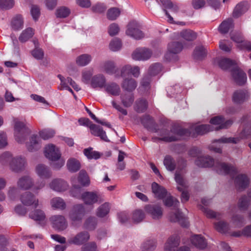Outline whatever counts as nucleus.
Listing matches in <instances>:
<instances>
[{
  "instance_id": "338daca9",
  "label": "nucleus",
  "mask_w": 251,
  "mask_h": 251,
  "mask_svg": "<svg viewBox=\"0 0 251 251\" xmlns=\"http://www.w3.org/2000/svg\"><path fill=\"white\" fill-rule=\"evenodd\" d=\"M122 48V42L120 39L115 38L109 44V48L113 51L119 50Z\"/></svg>"
},
{
  "instance_id": "f3484780",
  "label": "nucleus",
  "mask_w": 251,
  "mask_h": 251,
  "mask_svg": "<svg viewBox=\"0 0 251 251\" xmlns=\"http://www.w3.org/2000/svg\"><path fill=\"white\" fill-rule=\"evenodd\" d=\"M33 179L28 175L20 177L17 183V187L22 190H26L30 189L33 186Z\"/></svg>"
},
{
  "instance_id": "bb28decb",
  "label": "nucleus",
  "mask_w": 251,
  "mask_h": 251,
  "mask_svg": "<svg viewBox=\"0 0 251 251\" xmlns=\"http://www.w3.org/2000/svg\"><path fill=\"white\" fill-rule=\"evenodd\" d=\"M106 79L103 75L99 74L94 75L91 80V85L93 88L105 87Z\"/></svg>"
},
{
  "instance_id": "f8f14e48",
  "label": "nucleus",
  "mask_w": 251,
  "mask_h": 251,
  "mask_svg": "<svg viewBox=\"0 0 251 251\" xmlns=\"http://www.w3.org/2000/svg\"><path fill=\"white\" fill-rule=\"evenodd\" d=\"M25 160L21 157H14L9 163V168L15 173H20L25 169Z\"/></svg>"
},
{
  "instance_id": "052dcab7",
  "label": "nucleus",
  "mask_w": 251,
  "mask_h": 251,
  "mask_svg": "<svg viewBox=\"0 0 251 251\" xmlns=\"http://www.w3.org/2000/svg\"><path fill=\"white\" fill-rule=\"evenodd\" d=\"M164 205L167 207L173 206L175 208L178 207L179 201L176 198L169 196L163 200Z\"/></svg>"
},
{
  "instance_id": "e433bc0d",
  "label": "nucleus",
  "mask_w": 251,
  "mask_h": 251,
  "mask_svg": "<svg viewBox=\"0 0 251 251\" xmlns=\"http://www.w3.org/2000/svg\"><path fill=\"white\" fill-rule=\"evenodd\" d=\"M105 91L113 96H118L120 93L119 86L114 82L109 83L105 86Z\"/></svg>"
},
{
  "instance_id": "79ce46f5",
  "label": "nucleus",
  "mask_w": 251,
  "mask_h": 251,
  "mask_svg": "<svg viewBox=\"0 0 251 251\" xmlns=\"http://www.w3.org/2000/svg\"><path fill=\"white\" fill-rule=\"evenodd\" d=\"M183 49L182 43L179 42H172L168 45V50L174 54H177L181 52Z\"/></svg>"
},
{
  "instance_id": "a19ab883",
  "label": "nucleus",
  "mask_w": 251,
  "mask_h": 251,
  "mask_svg": "<svg viewBox=\"0 0 251 251\" xmlns=\"http://www.w3.org/2000/svg\"><path fill=\"white\" fill-rule=\"evenodd\" d=\"M34 34L33 29L31 27L26 28L23 30L19 37V41L24 43L31 38Z\"/></svg>"
},
{
  "instance_id": "603ef678",
  "label": "nucleus",
  "mask_w": 251,
  "mask_h": 251,
  "mask_svg": "<svg viewBox=\"0 0 251 251\" xmlns=\"http://www.w3.org/2000/svg\"><path fill=\"white\" fill-rule=\"evenodd\" d=\"M166 169L170 171H174L176 168V163L174 159L170 155H166L163 161Z\"/></svg>"
},
{
  "instance_id": "dca6fc26",
  "label": "nucleus",
  "mask_w": 251,
  "mask_h": 251,
  "mask_svg": "<svg viewBox=\"0 0 251 251\" xmlns=\"http://www.w3.org/2000/svg\"><path fill=\"white\" fill-rule=\"evenodd\" d=\"M179 238L174 234L168 238L164 245L165 251H175L179 245Z\"/></svg>"
},
{
  "instance_id": "5701e85b",
  "label": "nucleus",
  "mask_w": 251,
  "mask_h": 251,
  "mask_svg": "<svg viewBox=\"0 0 251 251\" xmlns=\"http://www.w3.org/2000/svg\"><path fill=\"white\" fill-rule=\"evenodd\" d=\"M234 182L237 188L239 190H242L248 186L249 179L246 175L240 174L235 177Z\"/></svg>"
},
{
  "instance_id": "5fc2aeb1",
  "label": "nucleus",
  "mask_w": 251,
  "mask_h": 251,
  "mask_svg": "<svg viewBox=\"0 0 251 251\" xmlns=\"http://www.w3.org/2000/svg\"><path fill=\"white\" fill-rule=\"evenodd\" d=\"M213 130V127L210 125H201L195 127V131L199 135H203Z\"/></svg>"
},
{
  "instance_id": "7ed1b4c3",
  "label": "nucleus",
  "mask_w": 251,
  "mask_h": 251,
  "mask_svg": "<svg viewBox=\"0 0 251 251\" xmlns=\"http://www.w3.org/2000/svg\"><path fill=\"white\" fill-rule=\"evenodd\" d=\"M45 155L49 160L54 161L51 166L55 169H60L65 163V161L61 159V153L55 145L50 144L45 148Z\"/></svg>"
},
{
  "instance_id": "c85d7f7f",
  "label": "nucleus",
  "mask_w": 251,
  "mask_h": 251,
  "mask_svg": "<svg viewBox=\"0 0 251 251\" xmlns=\"http://www.w3.org/2000/svg\"><path fill=\"white\" fill-rule=\"evenodd\" d=\"M66 166L69 171L71 173L76 172L81 168L80 162L75 158H71L68 159Z\"/></svg>"
},
{
  "instance_id": "39448f33",
  "label": "nucleus",
  "mask_w": 251,
  "mask_h": 251,
  "mask_svg": "<svg viewBox=\"0 0 251 251\" xmlns=\"http://www.w3.org/2000/svg\"><path fill=\"white\" fill-rule=\"evenodd\" d=\"M15 140L19 143H23L26 136L30 133V129L22 122L16 121L14 125Z\"/></svg>"
},
{
  "instance_id": "2f4dec72",
  "label": "nucleus",
  "mask_w": 251,
  "mask_h": 251,
  "mask_svg": "<svg viewBox=\"0 0 251 251\" xmlns=\"http://www.w3.org/2000/svg\"><path fill=\"white\" fill-rule=\"evenodd\" d=\"M137 84L135 79L133 78H126L125 79L122 84V88L127 91L131 92L133 91L137 87Z\"/></svg>"
},
{
  "instance_id": "1a4fd4ad",
  "label": "nucleus",
  "mask_w": 251,
  "mask_h": 251,
  "mask_svg": "<svg viewBox=\"0 0 251 251\" xmlns=\"http://www.w3.org/2000/svg\"><path fill=\"white\" fill-rule=\"evenodd\" d=\"M151 50L146 48H137L132 53V58L135 60H148L152 55Z\"/></svg>"
},
{
  "instance_id": "a878e982",
  "label": "nucleus",
  "mask_w": 251,
  "mask_h": 251,
  "mask_svg": "<svg viewBox=\"0 0 251 251\" xmlns=\"http://www.w3.org/2000/svg\"><path fill=\"white\" fill-rule=\"evenodd\" d=\"M152 191L155 197L159 199H164L167 195L166 189L156 182H153L151 185Z\"/></svg>"
},
{
  "instance_id": "58836bf2",
  "label": "nucleus",
  "mask_w": 251,
  "mask_h": 251,
  "mask_svg": "<svg viewBox=\"0 0 251 251\" xmlns=\"http://www.w3.org/2000/svg\"><path fill=\"white\" fill-rule=\"evenodd\" d=\"M219 67L224 70H227L235 65V62L229 58H222L218 60Z\"/></svg>"
},
{
  "instance_id": "2eb2a0df",
  "label": "nucleus",
  "mask_w": 251,
  "mask_h": 251,
  "mask_svg": "<svg viewBox=\"0 0 251 251\" xmlns=\"http://www.w3.org/2000/svg\"><path fill=\"white\" fill-rule=\"evenodd\" d=\"M225 119L222 116H215L211 119L210 123L214 125H219V126L216 128V130L220 129L227 128L230 126L233 123L232 121L229 120L224 122Z\"/></svg>"
},
{
  "instance_id": "c756f323",
  "label": "nucleus",
  "mask_w": 251,
  "mask_h": 251,
  "mask_svg": "<svg viewBox=\"0 0 251 251\" xmlns=\"http://www.w3.org/2000/svg\"><path fill=\"white\" fill-rule=\"evenodd\" d=\"M234 27L233 21L231 18H228L224 21L219 25L218 30L222 34L227 33L230 28Z\"/></svg>"
},
{
  "instance_id": "864d4df0",
  "label": "nucleus",
  "mask_w": 251,
  "mask_h": 251,
  "mask_svg": "<svg viewBox=\"0 0 251 251\" xmlns=\"http://www.w3.org/2000/svg\"><path fill=\"white\" fill-rule=\"evenodd\" d=\"M121 98L123 104L126 107L131 106L134 100V96L132 94L123 95Z\"/></svg>"
},
{
  "instance_id": "72a5a7b5",
  "label": "nucleus",
  "mask_w": 251,
  "mask_h": 251,
  "mask_svg": "<svg viewBox=\"0 0 251 251\" xmlns=\"http://www.w3.org/2000/svg\"><path fill=\"white\" fill-rule=\"evenodd\" d=\"M92 59V57L89 54H83L76 58V63L79 66H85L89 64Z\"/></svg>"
},
{
  "instance_id": "4468645a",
  "label": "nucleus",
  "mask_w": 251,
  "mask_h": 251,
  "mask_svg": "<svg viewBox=\"0 0 251 251\" xmlns=\"http://www.w3.org/2000/svg\"><path fill=\"white\" fill-rule=\"evenodd\" d=\"M134 120H137L138 123L140 122L143 126L149 130L153 132H157V129L154 127V122L153 120L150 115H145L139 119L134 118Z\"/></svg>"
},
{
  "instance_id": "8fccbe9b",
  "label": "nucleus",
  "mask_w": 251,
  "mask_h": 251,
  "mask_svg": "<svg viewBox=\"0 0 251 251\" xmlns=\"http://www.w3.org/2000/svg\"><path fill=\"white\" fill-rule=\"evenodd\" d=\"M78 181L82 186H87L89 185L90 180L85 171L82 170L79 172Z\"/></svg>"
},
{
  "instance_id": "774afa93",
  "label": "nucleus",
  "mask_w": 251,
  "mask_h": 251,
  "mask_svg": "<svg viewBox=\"0 0 251 251\" xmlns=\"http://www.w3.org/2000/svg\"><path fill=\"white\" fill-rule=\"evenodd\" d=\"M13 158L10 152H5L0 155V163L3 165H9L10 162Z\"/></svg>"
},
{
  "instance_id": "0eeeda50",
  "label": "nucleus",
  "mask_w": 251,
  "mask_h": 251,
  "mask_svg": "<svg viewBox=\"0 0 251 251\" xmlns=\"http://www.w3.org/2000/svg\"><path fill=\"white\" fill-rule=\"evenodd\" d=\"M20 200L25 206H33L34 208H36L39 204L38 199L30 192L27 191L23 193L20 196Z\"/></svg>"
},
{
  "instance_id": "4c0bfd02",
  "label": "nucleus",
  "mask_w": 251,
  "mask_h": 251,
  "mask_svg": "<svg viewBox=\"0 0 251 251\" xmlns=\"http://www.w3.org/2000/svg\"><path fill=\"white\" fill-rule=\"evenodd\" d=\"M34 49L31 51L32 55L37 60H42L44 56L43 50L39 47L38 41H34Z\"/></svg>"
},
{
  "instance_id": "ddd939ff",
  "label": "nucleus",
  "mask_w": 251,
  "mask_h": 251,
  "mask_svg": "<svg viewBox=\"0 0 251 251\" xmlns=\"http://www.w3.org/2000/svg\"><path fill=\"white\" fill-rule=\"evenodd\" d=\"M238 138H235L232 137H223L218 140H215L213 141L212 144L209 146V149L210 151H213L217 153H221L222 149L220 147H216L214 143H234L236 144L239 141Z\"/></svg>"
},
{
  "instance_id": "20e7f679",
  "label": "nucleus",
  "mask_w": 251,
  "mask_h": 251,
  "mask_svg": "<svg viewBox=\"0 0 251 251\" xmlns=\"http://www.w3.org/2000/svg\"><path fill=\"white\" fill-rule=\"evenodd\" d=\"M86 214V210L82 204L73 206L69 213V218L73 225L81 223Z\"/></svg>"
},
{
  "instance_id": "412c9836",
  "label": "nucleus",
  "mask_w": 251,
  "mask_h": 251,
  "mask_svg": "<svg viewBox=\"0 0 251 251\" xmlns=\"http://www.w3.org/2000/svg\"><path fill=\"white\" fill-rule=\"evenodd\" d=\"M249 97L248 92L246 90H238L234 92L232 96L234 102L241 104L246 101Z\"/></svg>"
},
{
  "instance_id": "bf43d9fd",
  "label": "nucleus",
  "mask_w": 251,
  "mask_h": 251,
  "mask_svg": "<svg viewBox=\"0 0 251 251\" xmlns=\"http://www.w3.org/2000/svg\"><path fill=\"white\" fill-rule=\"evenodd\" d=\"M145 215L143 210L137 209L135 210L132 214V220L135 223H139L145 218Z\"/></svg>"
},
{
  "instance_id": "9d476101",
  "label": "nucleus",
  "mask_w": 251,
  "mask_h": 251,
  "mask_svg": "<svg viewBox=\"0 0 251 251\" xmlns=\"http://www.w3.org/2000/svg\"><path fill=\"white\" fill-rule=\"evenodd\" d=\"M52 227L58 231H63L68 226V223L65 217L62 215H54L50 217Z\"/></svg>"
},
{
  "instance_id": "473e14b6",
  "label": "nucleus",
  "mask_w": 251,
  "mask_h": 251,
  "mask_svg": "<svg viewBox=\"0 0 251 251\" xmlns=\"http://www.w3.org/2000/svg\"><path fill=\"white\" fill-rule=\"evenodd\" d=\"M207 50L203 46L196 47L193 52L194 58L198 60H201L207 55Z\"/></svg>"
},
{
  "instance_id": "a18cd8bd",
  "label": "nucleus",
  "mask_w": 251,
  "mask_h": 251,
  "mask_svg": "<svg viewBox=\"0 0 251 251\" xmlns=\"http://www.w3.org/2000/svg\"><path fill=\"white\" fill-rule=\"evenodd\" d=\"M156 246V243L153 240H149L143 242L141 246L142 251H153Z\"/></svg>"
},
{
  "instance_id": "49530a36",
  "label": "nucleus",
  "mask_w": 251,
  "mask_h": 251,
  "mask_svg": "<svg viewBox=\"0 0 251 251\" xmlns=\"http://www.w3.org/2000/svg\"><path fill=\"white\" fill-rule=\"evenodd\" d=\"M97 226V219L95 217L88 218L83 224V228L88 230H94Z\"/></svg>"
},
{
  "instance_id": "13d9d810",
  "label": "nucleus",
  "mask_w": 251,
  "mask_h": 251,
  "mask_svg": "<svg viewBox=\"0 0 251 251\" xmlns=\"http://www.w3.org/2000/svg\"><path fill=\"white\" fill-rule=\"evenodd\" d=\"M250 204V200L244 195L241 197L239 200L238 206L241 210H246Z\"/></svg>"
},
{
  "instance_id": "f03ea898",
  "label": "nucleus",
  "mask_w": 251,
  "mask_h": 251,
  "mask_svg": "<svg viewBox=\"0 0 251 251\" xmlns=\"http://www.w3.org/2000/svg\"><path fill=\"white\" fill-rule=\"evenodd\" d=\"M158 135L161 137H152L153 141L158 140L166 142H172L178 141L183 136H189V130L186 128H183L179 126H173L170 130L166 128L157 129Z\"/></svg>"
},
{
  "instance_id": "6ab92c4d",
  "label": "nucleus",
  "mask_w": 251,
  "mask_h": 251,
  "mask_svg": "<svg viewBox=\"0 0 251 251\" xmlns=\"http://www.w3.org/2000/svg\"><path fill=\"white\" fill-rule=\"evenodd\" d=\"M90 238L89 233L87 231H81L69 240V243L76 245H81L86 243Z\"/></svg>"
},
{
  "instance_id": "6e6d98bb",
  "label": "nucleus",
  "mask_w": 251,
  "mask_h": 251,
  "mask_svg": "<svg viewBox=\"0 0 251 251\" xmlns=\"http://www.w3.org/2000/svg\"><path fill=\"white\" fill-rule=\"evenodd\" d=\"M180 35L181 37L187 41H193L197 38V34L191 30H182Z\"/></svg>"
},
{
  "instance_id": "0e129e2a",
  "label": "nucleus",
  "mask_w": 251,
  "mask_h": 251,
  "mask_svg": "<svg viewBox=\"0 0 251 251\" xmlns=\"http://www.w3.org/2000/svg\"><path fill=\"white\" fill-rule=\"evenodd\" d=\"M232 221L234 226L237 227H241L243 226L245 220L242 215H234L232 217Z\"/></svg>"
},
{
  "instance_id": "a211bd4d",
  "label": "nucleus",
  "mask_w": 251,
  "mask_h": 251,
  "mask_svg": "<svg viewBox=\"0 0 251 251\" xmlns=\"http://www.w3.org/2000/svg\"><path fill=\"white\" fill-rule=\"evenodd\" d=\"M249 8V4L247 1H242L238 3L234 7L232 12V16L238 18L245 13Z\"/></svg>"
},
{
  "instance_id": "b1692460",
  "label": "nucleus",
  "mask_w": 251,
  "mask_h": 251,
  "mask_svg": "<svg viewBox=\"0 0 251 251\" xmlns=\"http://www.w3.org/2000/svg\"><path fill=\"white\" fill-rule=\"evenodd\" d=\"M81 199L87 205H93L98 201V196L94 192H85L81 195Z\"/></svg>"
},
{
  "instance_id": "69168bd1",
  "label": "nucleus",
  "mask_w": 251,
  "mask_h": 251,
  "mask_svg": "<svg viewBox=\"0 0 251 251\" xmlns=\"http://www.w3.org/2000/svg\"><path fill=\"white\" fill-rule=\"evenodd\" d=\"M162 68V65L160 63H154L150 67L149 74L150 75H155L161 71Z\"/></svg>"
},
{
  "instance_id": "c03bdc74",
  "label": "nucleus",
  "mask_w": 251,
  "mask_h": 251,
  "mask_svg": "<svg viewBox=\"0 0 251 251\" xmlns=\"http://www.w3.org/2000/svg\"><path fill=\"white\" fill-rule=\"evenodd\" d=\"M50 204L54 208L63 210L66 208L65 202L62 199L59 197H56L51 199Z\"/></svg>"
},
{
  "instance_id": "4be33fe9",
  "label": "nucleus",
  "mask_w": 251,
  "mask_h": 251,
  "mask_svg": "<svg viewBox=\"0 0 251 251\" xmlns=\"http://www.w3.org/2000/svg\"><path fill=\"white\" fill-rule=\"evenodd\" d=\"M50 186L52 190L57 192H62L67 189L68 185L67 183L63 179L56 178L51 181Z\"/></svg>"
},
{
  "instance_id": "7c9ffc66",
  "label": "nucleus",
  "mask_w": 251,
  "mask_h": 251,
  "mask_svg": "<svg viewBox=\"0 0 251 251\" xmlns=\"http://www.w3.org/2000/svg\"><path fill=\"white\" fill-rule=\"evenodd\" d=\"M101 69L107 74H113L117 72V68L113 61H107L100 65Z\"/></svg>"
},
{
  "instance_id": "cd10ccee",
  "label": "nucleus",
  "mask_w": 251,
  "mask_h": 251,
  "mask_svg": "<svg viewBox=\"0 0 251 251\" xmlns=\"http://www.w3.org/2000/svg\"><path fill=\"white\" fill-rule=\"evenodd\" d=\"M36 172L38 176L43 178H49L51 176L49 168L43 164H39L36 166Z\"/></svg>"
},
{
  "instance_id": "c9c22d12",
  "label": "nucleus",
  "mask_w": 251,
  "mask_h": 251,
  "mask_svg": "<svg viewBox=\"0 0 251 251\" xmlns=\"http://www.w3.org/2000/svg\"><path fill=\"white\" fill-rule=\"evenodd\" d=\"M24 26V20L20 15L15 16L11 21V27L14 30H18L22 29Z\"/></svg>"
},
{
  "instance_id": "aec40b11",
  "label": "nucleus",
  "mask_w": 251,
  "mask_h": 251,
  "mask_svg": "<svg viewBox=\"0 0 251 251\" xmlns=\"http://www.w3.org/2000/svg\"><path fill=\"white\" fill-rule=\"evenodd\" d=\"M28 151L33 152L40 149L41 147V140L37 135H32L29 141L26 144Z\"/></svg>"
},
{
  "instance_id": "f704fd0d",
  "label": "nucleus",
  "mask_w": 251,
  "mask_h": 251,
  "mask_svg": "<svg viewBox=\"0 0 251 251\" xmlns=\"http://www.w3.org/2000/svg\"><path fill=\"white\" fill-rule=\"evenodd\" d=\"M175 218L170 217L171 221L176 222H178L183 227H187L189 226V222L187 220L185 219L182 214V213L179 211H177L174 214Z\"/></svg>"
},
{
  "instance_id": "4d7b16f0",
  "label": "nucleus",
  "mask_w": 251,
  "mask_h": 251,
  "mask_svg": "<svg viewBox=\"0 0 251 251\" xmlns=\"http://www.w3.org/2000/svg\"><path fill=\"white\" fill-rule=\"evenodd\" d=\"M121 11L117 7H112L108 9L107 12V17L111 21L116 20L120 15Z\"/></svg>"
},
{
  "instance_id": "6e6552de",
  "label": "nucleus",
  "mask_w": 251,
  "mask_h": 251,
  "mask_svg": "<svg viewBox=\"0 0 251 251\" xmlns=\"http://www.w3.org/2000/svg\"><path fill=\"white\" fill-rule=\"evenodd\" d=\"M126 34L136 40H140L144 37V33L140 29L136 22H130L127 25Z\"/></svg>"
},
{
  "instance_id": "680f3d73",
  "label": "nucleus",
  "mask_w": 251,
  "mask_h": 251,
  "mask_svg": "<svg viewBox=\"0 0 251 251\" xmlns=\"http://www.w3.org/2000/svg\"><path fill=\"white\" fill-rule=\"evenodd\" d=\"M83 151L85 155L89 159H97L100 157V153L96 151H93L92 148L85 149Z\"/></svg>"
},
{
  "instance_id": "423d86ee",
  "label": "nucleus",
  "mask_w": 251,
  "mask_h": 251,
  "mask_svg": "<svg viewBox=\"0 0 251 251\" xmlns=\"http://www.w3.org/2000/svg\"><path fill=\"white\" fill-rule=\"evenodd\" d=\"M144 210L154 220H159L162 217L163 208L159 204H147L144 207Z\"/></svg>"
},
{
  "instance_id": "f257e3e1",
  "label": "nucleus",
  "mask_w": 251,
  "mask_h": 251,
  "mask_svg": "<svg viewBox=\"0 0 251 251\" xmlns=\"http://www.w3.org/2000/svg\"><path fill=\"white\" fill-rule=\"evenodd\" d=\"M195 164L200 167H210L214 165L215 169L219 174H229L231 176L236 175L238 171L234 166L225 163L214 162V159L209 156H201L195 160Z\"/></svg>"
},
{
  "instance_id": "393cba45",
  "label": "nucleus",
  "mask_w": 251,
  "mask_h": 251,
  "mask_svg": "<svg viewBox=\"0 0 251 251\" xmlns=\"http://www.w3.org/2000/svg\"><path fill=\"white\" fill-rule=\"evenodd\" d=\"M191 243L197 248L203 250L207 245L205 239L201 235H194L191 238Z\"/></svg>"
},
{
  "instance_id": "9b49d317",
  "label": "nucleus",
  "mask_w": 251,
  "mask_h": 251,
  "mask_svg": "<svg viewBox=\"0 0 251 251\" xmlns=\"http://www.w3.org/2000/svg\"><path fill=\"white\" fill-rule=\"evenodd\" d=\"M231 75L234 82L238 85L242 86L246 82V74L238 67H233L231 70Z\"/></svg>"
},
{
  "instance_id": "37998d69",
  "label": "nucleus",
  "mask_w": 251,
  "mask_h": 251,
  "mask_svg": "<svg viewBox=\"0 0 251 251\" xmlns=\"http://www.w3.org/2000/svg\"><path fill=\"white\" fill-rule=\"evenodd\" d=\"M29 216L31 219L34 221L39 222H43L46 218L44 212L40 209H36L31 212L29 214Z\"/></svg>"
},
{
  "instance_id": "09e8293b",
  "label": "nucleus",
  "mask_w": 251,
  "mask_h": 251,
  "mask_svg": "<svg viewBox=\"0 0 251 251\" xmlns=\"http://www.w3.org/2000/svg\"><path fill=\"white\" fill-rule=\"evenodd\" d=\"M215 228L219 232L225 233L229 230V224L224 221H219L214 224Z\"/></svg>"
},
{
  "instance_id": "3c124183",
  "label": "nucleus",
  "mask_w": 251,
  "mask_h": 251,
  "mask_svg": "<svg viewBox=\"0 0 251 251\" xmlns=\"http://www.w3.org/2000/svg\"><path fill=\"white\" fill-rule=\"evenodd\" d=\"M109 210L110 205L109 203L105 202L98 208L97 215L99 217H104L109 213Z\"/></svg>"
},
{
  "instance_id": "e2e57ef3",
  "label": "nucleus",
  "mask_w": 251,
  "mask_h": 251,
  "mask_svg": "<svg viewBox=\"0 0 251 251\" xmlns=\"http://www.w3.org/2000/svg\"><path fill=\"white\" fill-rule=\"evenodd\" d=\"M166 8L171 9L174 12H177L179 9L178 6L174 4L170 0H159Z\"/></svg>"
},
{
  "instance_id": "ea45409f",
  "label": "nucleus",
  "mask_w": 251,
  "mask_h": 251,
  "mask_svg": "<svg viewBox=\"0 0 251 251\" xmlns=\"http://www.w3.org/2000/svg\"><path fill=\"white\" fill-rule=\"evenodd\" d=\"M148 107L147 101L143 99L137 100L134 106V110L138 113H143L145 111Z\"/></svg>"
},
{
  "instance_id": "de8ad7c7",
  "label": "nucleus",
  "mask_w": 251,
  "mask_h": 251,
  "mask_svg": "<svg viewBox=\"0 0 251 251\" xmlns=\"http://www.w3.org/2000/svg\"><path fill=\"white\" fill-rule=\"evenodd\" d=\"M175 179L177 184L180 185L179 187L183 188H186L188 187V183L180 171H176Z\"/></svg>"
}]
</instances>
